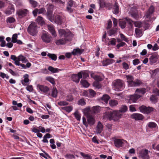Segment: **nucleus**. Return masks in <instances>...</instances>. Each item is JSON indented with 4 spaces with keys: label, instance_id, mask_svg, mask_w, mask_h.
I'll list each match as a JSON object with an SVG mask.
<instances>
[{
    "label": "nucleus",
    "instance_id": "obj_1",
    "mask_svg": "<svg viewBox=\"0 0 159 159\" xmlns=\"http://www.w3.org/2000/svg\"><path fill=\"white\" fill-rule=\"evenodd\" d=\"M59 34L61 37L64 36V39H61L55 41L56 44L57 45L64 44L67 41H70L72 37L71 32L69 30H65L63 29L58 30Z\"/></svg>",
    "mask_w": 159,
    "mask_h": 159
},
{
    "label": "nucleus",
    "instance_id": "obj_2",
    "mask_svg": "<svg viewBox=\"0 0 159 159\" xmlns=\"http://www.w3.org/2000/svg\"><path fill=\"white\" fill-rule=\"evenodd\" d=\"M121 114L120 111H106L103 115V118L108 119L110 120H113L116 121L118 120L121 116Z\"/></svg>",
    "mask_w": 159,
    "mask_h": 159
},
{
    "label": "nucleus",
    "instance_id": "obj_3",
    "mask_svg": "<svg viewBox=\"0 0 159 159\" xmlns=\"http://www.w3.org/2000/svg\"><path fill=\"white\" fill-rule=\"evenodd\" d=\"M38 27L36 24L33 22H32L29 26L27 31L28 33L33 36H36L38 33Z\"/></svg>",
    "mask_w": 159,
    "mask_h": 159
},
{
    "label": "nucleus",
    "instance_id": "obj_4",
    "mask_svg": "<svg viewBox=\"0 0 159 159\" xmlns=\"http://www.w3.org/2000/svg\"><path fill=\"white\" fill-rule=\"evenodd\" d=\"M124 82L120 79H117L113 81L112 85L113 89L116 91H120L124 88Z\"/></svg>",
    "mask_w": 159,
    "mask_h": 159
},
{
    "label": "nucleus",
    "instance_id": "obj_5",
    "mask_svg": "<svg viewBox=\"0 0 159 159\" xmlns=\"http://www.w3.org/2000/svg\"><path fill=\"white\" fill-rule=\"evenodd\" d=\"M126 77L129 87L139 86L142 83L141 82L138 80H136L134 81V78L131 75H127Z\"/></svg>",
    "mask_w": 159,
    "mask_h": 159
},
{
    "label": "nucleus",
    "instance_id": "obj_6",
    "mask_svg": "<svg viewBox=\"0 0 159 159\" xmlns=\"http://www.w3.org/2000/svg\"><path fill=\"white\" fill-rule=\"evenodd\" d=\"M150 151L147 149H143L140 150L139 152V157L142 159H150V156L149 153Z\"/></svg>",
    "mask_w": 159,
    "mask_h": 159
},
{
    "label": "nucleus",
    "instance_id": "obj_7",
    "mask_svg": "<svg viewBox=\"0 0 159 159\" xmlns=\"http://www.w3.org/2000/svg\"><path fill=\"white\" fill-rule=\"evenodd\" d=\"M149 20H148L147 21H144L142 22L140 21L135 22L134 23L135 26L138 28L143 27L145 30L148 29L149 27L150 24L149 23Z\"/></svg>",
    "mask_w": 159,
    "mask_h": 159
},
{
    "label": "nucleus",
    "instance_id": "obj_8",
    "mask_svg": "<svg viewBox=\"0 0 159 159\" xmlns=\"http://www.w3.org/2000/svg\"><path fill=\"white\" fill-rule=\"evenodd\" d=\"M75 7V2L72 0H68L66 6V11L69 13H72L74 11L73 7Z\"/></svg>",
    "mask_w": 159,
    "mask_h": 159
},
{
    "label": "nucleus",
    "instance_id": "obj_9",
    "mask_svg": "<svg viewBox=\"0 0 159 159\" xmlns=\"http://www.w3.org/2000/svg\"><path fill=\"white\" fill-rule=\"evenodd\" d=\"M112 125L110 124H107L106 125L105 131L104 133V135L106 137H109L111 134L113 129Z\"/></svg>",
    "mask_w": 159,
    "mask_h": 159
},
{
    "label": "nucleus",
    "instance_id": "obj_10",
    "mask_svg": "<svg viewBox=\"0 0 159 159\" xmlns=\"http://www.w3.org/2000/svg\"><path fill=\"white\" fill-rule=\"evenodd\" d=\"M139 109L141 112L146 114H148L153 111L154 109L152 107H146L143 105L139 107Z\"/></svg>",
    "mask_w": 159,
    "mask_h": 159
},
{
    "label": "nucleus",
    "instance_id": "obj_11",
    "mask_svg": "<svg viewBox=\"0 0 159 159\" xmlns=\"http://www.w3.org/2000/svg\"><path fill=\"white\" fill-rule=\"evenodd\" d=\"M41 37L43 41L45 43H49L51 42L52 37L48 33H43Z\"/></svg>",
    "mask_w": 159,
    "mask_h": 159
},
{
    "label": "nucleus",
    "instance_id": "obj_12",
    "mask_svg": "<svg viewBox=\"0 0 159 159\" xmlns=\"http://www.w3.org/2000/svg\"><path fill=\"white\" fill-rule=\"evenodd\" d=\"M115 146L117 148L122 147L124 146V144L127 143V141L123 139H115L114 140Z\"/></svg>",
    "mask_w": 159,
    "mask_h": 159
},
{
    "label": "nucleus",
    "instance_id": "obj_13",
    "mask_svg": "<svg viewBox=\"0 0 159 159\" xmlns=\"http://www.w3.org/2000/svg\"><path fill=\"white\" fill-rule=\"evenodd\" d=\"M50 20L52 22H55L58 24H61L62 20L61 17L57 15L54 17L52 15L50 16V17H48Z\"/></svg>",
    "mask_w": 159,
    "mask_h": 159
},
{
    "label": "nucleus",
    "instance_id": "obj_14",
    "mask_svg": "<svg viewBox=\"0 0 159 159\" xmlns=\"http://www.w3.org/2000/svg\"><path fill=\"white\" fill-rule=\"evenodd\" d=\"M18 16L20 17H24L29 13V11L26 9H20L17 11Z\"/></svg>",
    "mask_w": 159,
    "mask_h": 159
},
{
    "label": "nucleus",
    "instance_id": "obj_15",
    "mask_svg": "<svg viewBox=\"0 0 159 159\" xmlns=\"http://www.w3.org/2000/svg\"><path fill=\"white\" fill-rule=\"evenodd\" d=\"M141 97V95L135 93V94L133 95L129 96V100L130 102H135L137 100Z\"/></svg>",
    "mask_w": 159,
    "mask_h": 159
},
{
    "label": "nucleus",
    "instance_id": "obj_16",
    "mask_svg": "<svg viewBox=\"0 0 159 159\" xmlns=\"http://www.w3.org/2000/svg\"><path fill=\"white\" fill-rule=\"evenodd\" d=\"M37 88L40 91L41 93H46L48 92L49 90V88L43 85H38Z\"/></svg>",
    "mask_w": 159,
    "mask_h": 159
},
{
    "label": "nucleus",
    "instance_id": "obj_17",
    "mask_svg": "<svg viewBox=\"0 0 159 159\" xmlns=\"http://www.w3.org/2000/svg\"><path fill=\"white\" fill-rule=\"evenodd\" d=\"M154 11V7L153 6H151L149 8L148 11L146 12L145 16H144L145 18L150 19L151 15L153 13Z\"/></svg>",
    "mask_w": 159,
    "mask_h": 159
},
{
    "label": "nucleus",
    "instance_id": "obj_18",
    "mask_svg": "<svg viewBox=\"0 0 159 159\" xmlns=\"http://www.w3.org/2000/svg\"><path fill=\"white\" fill-rule=\"evenodd\" d=\"M48 29L52 35L54 37L57 36V35L55 31L53 25L51 24L47 25Z\"/></svg>",
    "mask_w": 159,
    "mask_h": 159
},
{
    "label": "nucleus",
    "instance_id": "obj_19",
    "mask_svg": "<svg viewBox=\"0 0 159 159\" xmlns=\"http://www.w3.org/2000/svg\"><path fill=\"white\" fill-rule=\"evenodd\" d=\"M87 123L90 125H94L95 123V119L93 116L91 115L86 117Z\"/></svg>",
    "mask_w": 159,
    "mask_h": 159
},
{
    "label": "nucleus",
    "instance_id": "obj_20",
    "mask_svg": "<svg viewBox=\"0 0 159 159\" xmlns=\"http://www.w3.org/2000/svg\"><path fill=\"white\" fill-rule=\"evenodd\" d=\"M103 126L101 122L98 121L96 128V133L98 134H100L103 130Z\"/></svg>",
    "mask_w": 159,
    "mask_h": 159
},
{
    "label": "nucleus",
    "instance_id": "obj_21",
    "mask_svg": "<svg viewBox=\"0 0 159 159\" xmlns=\"http://www.w3.org/2000/svg\"><path fill=\"white\" fill-rule=\"evenodd\" d=\"M29 77V76L27 74H25L23 76L24 79L21 80V83L23 85L25 86L27 85V83L30 81Z\"/></svg>",
    "mask_w": 159,
    "mask_h": 159
},
{
    "label": "nucleus",
    "instance_id": "obj_22",
    "mask_svg": "<svg viewBox=\"0 0 159 159\" xmlns=\"http://www.w3.org/2000/svg\"><path fill=\"white\" fill-rule=\"evenodd\" d=\"M80 78H82V77L84 79H86L89 76L88 72L87 71H82L78 73Z\"/></svg>",
    "mask_w": 159,
    "mask_h": 159
},
{
    "label": "nucleus",
    "instance_id": "obj_23",
    "mask_svg": "<svg viewBox=\"0 0 159 159\" xmlns=\"http://www.w3.org/2000/svg\"><path fill=\"white\" fill-rule=\"evenodd\" d=\"M132 118L136 120H141L143 119V116L140 114L134 113L131 115Z\"/></svg>",
    "mask_w": 159,
    "mask_h": 159
},
{
    "label": "nucleus",
    "instance_id": "obj_24",
    "mask_svg": "<svg viewBox=\"0 0 159 159\" xmlns=\"http://www.w3.org/2000/svg\"><path fill=\"white\" fill-rule=\"evenodd\" d=\"M54 6L52 4L48 5L47 8V16L48 17H50V16L52 15V11L54 8Z\"/></svg>",
    "mask_w": 159,
    "mask_h": 159
},
{
    "label": "nucleus",
    "instance_id": "obj_25",
    "mask_svg": "<svg viewBox=\"0 0 159 159\" xmlns=\"http://www.w3.org/2000/svg\"><path fill=\"white\" fill-rule=\"evenodd\" d=\"M135 36L137 38L141 37L143 34V32L142 30L135 28Z\"/></svg>",
    "mask_w": 159,
    "mask_h": 159
},
{
    "label": "nucleus",
    "instance_id": "obj_26",
    "mask_svg": "<svg viewBox=\"0 0 159 159\" xmlns=\"http://www.w3.org/2000/svg\"><path fill=\"white\" fill-rule=\"evenodd\" d=\"M91 111L90 107L89 106L84 108L83 110V112L84 115L87 117L92 115L90 113Z\"/></svg>",
    "mask_w": 159,
    "mask_h": 159
},
{
    "label": "nucleus",
    "instance_id": "obj_27",
    "mask_svg": "<svg viewBox=\"0 0 159 159\" xmlns=\"http://www.w3.org/2000/svg\"><path fill=\"white\" fill-rule=\"evenodd\" d=\"M114 62V60L107 59L103 61L102 65L103 66H106L113 63Z\"/></svg>",
    "mask_w": 159,
    "mask_h": 159
},
{
    "label": "nucleus",
    "instance_id": "obj_28",
    "mask_svg": "<svg viewBox=\"0 0 159 159\" xmlns=\"http://www.w3.org/2000/svg\"><path fill=\"white\" fill-rule=\"evenodd\" d=\"M9 7L10 10H7L5 12V13L7 15L11 14L15 11V8L13 5H10Z\"/></svg>",
    "mask_w": 159,
    "mask_h": 159
},
{
    "label": "nucleus",
    "instance_id": "obj_29",
    "mask_svg": "<svg viewBox=\"0 0 159 159\" xmlns=\"http://www.w3.org/2000/svg\"><path fill=\"white\" fill-rule=\"evenodd\" d=\"M157 127V124L153 122H151L148 123L146 127L148 129H154Z\"/></svg>",
    "mask_w": 159,
    "mask_h": 159
},
{
    "label": "nucleus",
    "instance_id": "obj_30",
    "mask_svg": "<svg viewBox=\"0 0 159 159\" xmlns=\"http://www.w3.org/2000/svg\"><path fill=\"white\" fill-rule=\"evenodd\" d=\"M84 51V50L79 48L74 49L72 52V54L74 55H80Z\"/></svg>",
    "mask_w": 159,
    "mask_h": 159
},
{
    "label": "nucleus",
    "instance_id": "obj_31",
    "mask_svg": "<svg viewBox=\"0 0 159 159\" xmlns=\"http://www.w3.org/2000/svg\"><path fill=\"white\" fill-rule=\"evenodd\" d=\"M71 78L73 81L76 83L79 82L80 79H81V78H79L78 73V74H73L72 75Z\"/></svg>",
    "mask_w": 159,
    "mask_h": 159
},
{
    "label": "nucleus",
    "instance_id": "obj_32",
    "mask_svg": "<svg viewBox=\"0 0 159 159\" xmlns=\"http://www.w3.org/2000/svg\"><path fill=\"white\" fill-rule=\"evenodd\" d=\"M18 61L19 62L21 61L22 63H25L28 61L26 57L21 54L19 55L18 57Z\"/></svg>",
    "mask_w": 159,
    "mask_h": 159
},
{
    "label": "nucleus",
    "instance_id": "obj_33",
    "mask_svg": "<svg viewBox=\"0 0 159 159\" xmlns=\"http://www.w3.org/2000/svg\"><path fill=\"white\" fill-rule=\"evenodd\" d=\"M48 70L52 73H56L61 71V69L54 68L52 66H49L48 68Z\"/></svg>",
    "mask_w": 159,
    "mask_h": 159
},
{
    "label": "nucleus",
    "instance_id": "obj_34",
    "mask_svg": "<svg viewBox=\"0 0 159 159\" xmlns=\"http://www.w3.org/2000/svg\"><path fill=\"white\" fill-rule=\"evenodd\" d=\"M146 92V90L143 88L137 89L136 90L135 93L138 94H140L141 95V96L143 95Z\"/></svg>",
    "mask_w": 159,
    "mask_h": 159
},
{
    "label": "nucleus",
    "instance_id": "obj_35",
    "mask_svg": "<svg viewBox=\"0 0 159 159\" xmlns=\"http://www.w3.org/2000/svg\"><path fill=\"white\" fill-rule=\"evenodd\" d=\"M110 98V97L107 94L104 95L102 98V102H104V103H107L108 101Z\"/></svg>",
    "mask_w": 159,
    "mask_h": 159
},
{
    "label": "nucleus",
    "instance_id": "obj_36",
    "mask_svg": "<svg viewBox=\"0 0 159 159\" xmlns=\"http://www.w3.org/2000/svg\"><path fill=\"white\" fill-rule=\"evenodd\" d=\"M113 12L114 14H116L118 13L119 11V7L117 2H115L114 5L113 7Z\"/></svg>",
    "mask_w": 159,
    "mask_h": 159
},
{
    "label": "nucleus",
    "instance_id": "obj_37",
    "mask_svg": "<svg viewBox=\"0 0 159 159\" xmlns=\"http://www.w3.org/2000/svg\"><path fill=\"white\" fill-rule=\"evenodd\" d=\"M91 77L93 78L96 81L99 82L102 81V78L100 76L98 75H94L93 74H91Z\"/></svg>",
    "mask_w": 159,
    "mask_h": 159
},
{
    "label": "nucleus",
    "instance_id": "obj_38",
    "mask_svg": "<svg viewBox=\"0 0 159 159\" xmlns=\"http://www.w3.org/2000/svg\"><path fill=\"white\" fill-rule=\"evenodd\" d=\"M47 56L49 57V58L54 61H56L57 58V57L55 54L48 53Z\"/></svg>",
    "mask_w": 159,
    "mask_h": 159
},
{
    "label": "nucleus",
    "instance_id": "obj_39",
    "mask_svg": "<svg viewBox=\"0 0 159 159\" xmlns=\"http://www.w3.org/2000/svg\"><path fill=\"white\" fill-rule=\"evenodd\" d=\"M152 148L153 149L159 151V144L156 145L155 144H153L152 145ZM156 155L159 157V152L156 153Z\"/></svg>",
    "mask_w": 159,
    "mask_h": 159
},
{
    "label": "nucleus",
    "instance_id": "obj_40",
    "mask_svg": "<svg viewBox=\"0 0 159 159\" xmlns=\"http://www.w3.org/2000/svg\"><path fill=\"white\" fill-rule=\"evenodd\" d=\"M119 25L122 29H124L126 25V23L125 20H120Z\"/></svg>",
    "mask_w": 159,
    "mask_h": 159
},
{
    "label": "nucleus",
    "instance_id": "obj_41",
    "mask_svg": "<svg viewBox=\"0 0 159 159\" xmlns=\"http://www.w3.org/2000/svg\"><path fill=\"white\" fill-rule=\"evenodd\" d=\"M73 107L72 106H68L62 107V109L68 112H70L73 110Z\"/></svg>",
    "mask_w": 159,
    "mask_h": 159
},
{
    "label": "nucleus",
    "instance_id": "obj_42",
    "mask_svg": "<svg viewBox=\"0 0 159 159\" xmlns=\"http://www.w3.org/2000/svg\"><path fill=\"white\" fill-rule=\"evenodd\" d=\"M57 95V91L56 88H53L51 93V96L54 97L56 98Z\"/></svg>",
    "mask_w": 159,
    "mask_h": 159
},
{
    "label": "nucleus",
    "instance_id": "obj_43",
    "mask_svg": "<svg viewBox=\"0 0 159 159\" xmlns=\"http://www.w3.org/2000/svg\"><path fill=\"white\" fill-rule=\"evenodd\" d=\"M80 155L85 159H92V157L88 154L81 152Z\"/></svg>",
    "mask_w": 159,
    "mask_h": 159
},
{
    "label": "nucleus",
    "instance_id": "obj_44",
    "mask_svg": "<svg viewBox=\"0 0 159 159\" xmlns=\"http://www.w3.org/2000/svg\"><path fill=\"white\" fill-rule=\"evenodd\" d=\"M80 83L82 86L85 88H87L89 87V84L88 82L85 80H81L80 81Z\"/></svg>",
    "mask_w": 159,
    "mask_h": 159
},
{
    "label": "nucleus",
    "instance_id": "obj_45",
    "mask_svg": "<svg viewBox=\"0 0 159 159\" xmlns=\"http://www.w3.org/2000/svg\"><path fill=\"white\" fill-rule=\"evenodd\" d=\"M46 80L48 81L52 84H55V81L54 79L51 76H47L46 77Z\"/></svg>",
    "mask_w": 159,
    "mask_h": 159
},
{
    "label": "nucleus",
    "instance_id": "obj_46",
    "mask_svg": "<svg viewBox=\"0 0 159 159\" xmlns=\"http://www.w3.org/2000/svg\"><path fill=\"white\" fill-rule=\"evenodd\" d=\"M150 100L151 102L153 103H155L157 101L158 99L157 97L154 95H152L150 98Z\"/></svg>",
    "mask_w": 159,
    "mask_h": 159
},
{
    "label": "nucleus",
    "instance_id": "obj_47",
    "mask_svg": "<svg viewBox=\"0 0 159 159\" xmlns=\"http://www.w3.org/2000/svg\"><path fill=\"white\" fill-rule=\"evenodd\" d=\"M118 103L117 101L115 100H112L110 101L109 104L111 106L113 107L114 106H116L118 104Z\"/></svg>",
    "mask_w": 159,
    "mask_h": 159
},
{
    "label": "nucleus",
    "instance_id": "obj_48",
    "mask_svg": "<svg viewBox=\"0 0 159 159\" xmlns=\"http://www.w3.org/2000/svg\"><path fill=\"white\" fill-rule=\"evenodd\" d=\"M29 1L32 7L34 8L37 6L38 3L36 1L33 0H29Z\"/></svg>",
    "mask_w": 159,
    "mask_h": 159
},
{
    "label": "nucleus",
    "instance_id": "obj_49",
    "mask_svg": "<svg viewBox=\"0 0 159 159\" xmlns=\"http://www.w3.org/2000/svg\"><path fill=\"white\" fill-rule=\"evenodd\" d=\"M74 116L77 120L79 121L80 120L81 114L78 111H76L75 112Z\"/></svg>",
    "mask_w": 159,
    "mask_h": 159
},
{
    "label": "nucleus",
    "instance_id": "obj_50",
    "mask_svg": "<svg viewBox=\"0 0 159 159\" xmlns=\"http://www.w3.org/2000/svg\"><path fill=\"white\" fill-rule=\"evenodd\" d=\"M37 21L41 25H43L44 23V22L43 20V18L42 17L38 16L37 19Z\"/></svg>",
    "mask_w": 159,
    "mask_h": 159
},
{
    "label": "nucleus",
    "instance_id": "obj_51",
    "mask_svg": "<svg viewBox=\"0 0 159 159\" xmlns=\"http://www.w3.org/2000/svg\"><path fill=\"white\" fill-rule=\"evenodd\" d=\"M58 104L60 106H64L68 105V102H66L65 101L58 102H57Z\"/></svg>",
    "mask_w": 159,
    "mask_h": 159
},
{
    "label": "nucleus",
    "instance_id": "obj_52",
    "mask_svg": "<svg viewBox=\"0 0 159 159\" xmlns=\"http://www.w3.org/2000/svg\"><path fill=\"white\" fill-rule=\"evenodd\" d=\"M100 107L99 106H94L92 107V112L94 113L98 112L100 110Z\"/></svg>",
    "mask_w": 159,
    "mask_h": 159
},
{
    "label": "nucleus",
    "instance_id": "obj_53",
    "mask_svg": "<svg viewBox=\"0 0 159 159\" xmlns=\"http://www.w3.org/2000/svg\"><path fill=\"white\" fill-rule=\"evenodd\" d=\"M93 86L96 88L100 89L101 88V86L99 82L95 81L93 83Z\"/></svg>",
    "mask_w": 159,
    "mask_h": 159
},
{
    "label": "nucleus",
    "instance_id": "obj_54",
    "mask_svg": "<svg viewBox=\"0 0 159 159\" xmlns=\"http://www.w3.org/2000/svg\"><path fill=\"white\" fill-rule=\"evenodd\" d=\"M66 100L69 102H71L73 100V98L71 94H69L66 96Z\"/></svg>",
    "mask_w": 159,
    "mask_h": 159
},
{
    "label": "nucleus",
    "instance_id": "obj_55",
    "mask_svg": "<svg viewBox=\"0 0 159 159\" xmlns=\"http://www.w3.org/2000/svg\"><path fill=\"white\" fill-rule=\"evenodd\" d=\"M18 37L17 34H14L12 37L11 41L13 43H16L17 42V38Z\"/></svg>",
    "mask_w": 159,
    "mask_h": 159
},
{
    "label": "nucleus",
    "instance_id": "obj_56",
    "mask_svg": "<svg viewBox=\"0 0 159 159\" xmlns=\"http://www.w3.org/2000/svg\"><path fill=\"white\" fill-rule=\"evenodd\" d=\"M78 104L81 106H84L86 104V102L84 99L82 98L79 100L78 102Z\"/></svg>",
    "mask_w": 159,
    "mask_h": 159
},
{
    "label": "nucleus",
    "instance_id": "obj_57",
    "mask_svg": "<svg viewBox=\"0 0 159 159\" xmlns=\"http://www.w3.org/2000/svg\"><path fill=\"white\" fill-rule=\"evenodd\" d=\"M127 110V106H123L121 107L120 110L119 111H120L121 113V112H126Z\"/></svg>",
    "mask_w": 159,
    "mask_h": 159
},
{
    "label": "nucleus",
    "instance_id": "obj_58",
    "mask_svg": "<svg viewBox=\"0 0 159 159\" xmlns=\"http://www.w3.org/2000/svg\"><path fill=\"white\" fill-rule=\"evenodd\" d=\"M159 71V69H156L154 70H152L150 71V73L152 75H155Z\"/></svg>",
    "mask_w": 159,
    "mask_h": 159
},
{
    "label": "nucleus",
    "instance_id": "obj_59",
    "mask_svg": "<svg viewBox=\"0 0 159 159\" xmlns=\"http://www.w3.org/2000/svg\"><path fill=\"white\" fill-rule=\"evenodd\" d=\"M15 21V19L11 17H8L7 19V22L8 23H12L14 22Z\"/></svg>",
    "mask_w": 159,
    "mask_h": 159
},
{
    "label": "nucleus",
    "instance_id": "obj_60",
    "mask_svg": "<svg viewBox=\"0 0 159 159\" xmlns=\"http://www.w3.org/2000/svg\"><path fill=\"white\" fill-rule=\"evenodd\" d=\"M120 36L122 40L125 41L126 42H128L129 40L128 39L122 34H120Z\"/></svg>",
    "mask_w": 159,
    "mask_h": 159
},
{
    "label": "nucleus",
    "instance_id": "obj_61",
    "mask_svg": "<svg viewBox=\"0 0 159 159\" xmlns=\"http://www.w3.org/2000/svg\"><path fill=\"white\" fill-rule=\"evenodd\" d=\"M15 65L16 66H20L24 69L26 68V67L25 65L22 63L21 64L20 63V62H19L18 61H16L15 62Z\"/></svg>",
    "mask_w": 159,
    "mask_h": 159
},
{
    "label": "nucleus",
    "instance_id": "obj_62",
    "mask_svg": "<svg viewBox=\"0 0 159 159\" xmlns=\"http://www.w3.org/2000/svg\"><path fill=\"white\" fill-rule=\"evenodd\" d=\"M116 32V30L112 29L108 32V34L109 36H111L115 34Z\"/></svg>",
    "mask_w": 159,
    "mask_h": 159
},
{
    "label": "nucleus",
    "instance_id": "obj_63",
    "mask_svg": "<svg viewBox=\"0 0 159 159\" xmlns=\"http://www.w3.org/2000/svg\"><path fill=\"white\" fill-rule=\"evenodd\" d=\"M122 66L123 68L126 70H127L129 68V65L125 62L123 63Z\"/></svg>",
    "mask_w": 159,
    "mask_h": 159
},
{
    "label": "nucleus",
    "instance_id": "obj_64",
    "mask_svg": "<svg viewBox=\"0 0 159 159\" xmlns=\"http://www.w3.org/2000/svg\"><path fill=\"white\" fill-rule=\"evenodd\" d=\"M65 157L66 158L69 159H73L75 158V157L73 155L70 154H67L66 155Z\"/></svg>",
    "mask_w": 159,
    "mask_h": 159
}]
</instances>
